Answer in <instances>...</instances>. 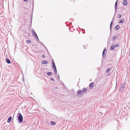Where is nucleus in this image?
<instances>
[{
    "label": "nucleus",
    "mask_w": 130,
    "mask_h": 130,
    "mask_svg": "<svg viewBox=\"0 0 130 130\" xmlns=\"http://www.w3.org/2000/svg\"><path fill=\"white\" fill-rule=\"evenodd\" d=\"M42 57L43 58H44L45 57V55L43 54L42 55Z\"/></svg>",
    "instance_id": "27"
},
{
    "label": "nucleus",
    "mask_w": 130,
    "mask_h": 130,
    "mask_svg": "<svg viewBox=\"0 0 130 130\" xmlns=\"http://www.w3.org/2000/svg\"><path fill=\"white\" fill-rule=\"evenodd\" d=\"M112 22H113L112 21L111 22L110 24V30L111 29V25H112Z\"/></svg>",
    "instance_id": "24"
},
{
    "label": "nucleus",
    "mask_w": 130,
    "mask_h": 130,
    "mask_svg": "<svg viewBox=\"0 0 130 130\" xmlns=\"http://www.w3.org/2000/svg\"><path fill=\"white\" fill-rule=\"evenodd\" d=\"M106 50V48H105L104 49L103 52V56H104V53L105 51Z\"/></svg>",
    "instance_id": "25"
},
{
    "label": "nucleus",
    "mask_w": 130,
    "mask_h": 130,
    "mask_svg": "<svg viewBox=\"0 0 130 130\" xmlns=\"http://www.w3.org/2000/svg\"><path fill=\"white\" fill-rule=\"evenodd\" d=\"M117 1H116V2L115 3V11L116 10V9L117 8Z\"/></svg>",
    "instance_id": "15"
},
{
    "label": "nucleus",
    "mask_w": 130,
    "mask_h": 130,
    "mask_svg": "<svg viewBox=\"0 0 130 130\" xmlns=\"http://www.w3.org/2000/svg\"><path fill=\"white\" fill-rule=\"evenodd\" d=\"M25 2H27L28 1V0H23Z\"/></svg>",
    "instance_id": "29"
},
{
    "label": "nucleus",
    "mask_w": 130,
    "mask_h": 130,
    "mask_svg": "<svg viewBox=\"0 0 130 130\" xmlns=\"http://www.w3.org/2000/svg\"><path fill=\"white\" fill-rule=\"evenodd\" d=\"M117 38V37L116 36H115L112 37V41L114 40L115 39H116Z\"/></svg>",
    "instance_id": "13"
},
{
    "label": "nucleus",
    "mask_w": 130,
    "mask_h": 130,
    "mask_svg": "<svg viewBox=\"0 0 130 130\" xmlns=\"http://www.w3.org/2000/svg\"><path fill=\"white\" fill-rule=\"evenodd\" d=\"M123 4L124 5H126L127 4V1L126 0H124L123 1Z\"/></svg>",
    "instance_id": "11"
},
{
    "label": "nucleus",
    "mask_w": 130,
    "mask_h": 130,
    "mask_svg": "<svg viewBox=\"0 0 130 130\" xmlns=\"http://www.w3.org/2000/svg\"><path fill=\"white\" fill-rule=\"evenodd\" d=\"M115 48L114 46V45L113 44L111 46L110 49L111 50H114Z\"/></svg>",
    "instance_id": "10"
},
{
    "label": "nucleus",
    "mask_w": 130,
    "mask_h": 130,
    "mask_svg": "<svg viewBox=\"0 0 130 130\" xmlns=\"http://www.w3.org/2000/svg\"><path fill=\"white\" fill-rule=\"evenodd\" d=\"M125 83H123L121 85V90H123L124 89V85Z\"/></svg>",
    "instance_id": "5"
},
{
    "label": "nucleus",
    "mask_w": 130,
    "mask_h": 130,
    "mask_svg": "<svg viewBox=\"0 0 130 130\" xmlns=\"http://www.w3.org/2000/svg\"><path fill=\"white\" fill-rule=\"evenodd\" d=\"M51 80H52V81H54V79H53V78H51Z\"/></svg>",
    "instance_id": "28"
},
{
    "label": "nucleus",
    "mask_w": 130,
    "mask_h": 130,
    "mask_svg": "<svg viewBox=\"0 0 130 130\" xmlns=\"http://www.w3.org/2000/svg\"><path fill=\"white\" fill-rule=\"evenodd\" d=\"M17 116L18 121L20 123H22L23 120V118L22 114L21 113H18L17 114Z\"/></svg>",
    "instance_id": "1"
},
{
    "label": "nucleus",
    "mask_w": 130,
    "mask_h": 130,
    "mask_svg": "<svg viewBox=\"0 0 130 130\" xmlns=\"http://www.w3.org/2000/svg\"><path fill=\"white\" fill-rule=\"evenodd\" d=\"M124 22V19H122L121 21L119 22V23H123Z\"/></svg>",
    "instance_id": "17"
},
{
    "label": "nucleus",
    "mask_w": 130,
    "mask_h": 130,
    "mask_svg": "<svg viewBox=\"0 0 130 130\" xmlns=\"http://www.w3.org/2000/svg\"><path fill=\"white\" fill-rule=\"evenodd\" d=\"M58 78H59V76H58Z\"/></svg>",
    "instance_id": "30"
},
{
    "label": "nucleus",
    "mask_w": 130,
    "mask_h": 130,
    "mask_svg": "<svg viewBox=\"0 0 130 130\" xmlns=\"http://www.w3.org/2000/svg\"><path fill=\"white\" fill-rule=\"evenodd\" d=\"M12 119V117L11 116L9 117L8 119V120H7V122L8 123H10V122H11V121Z\"/></svg>",
    "instance_id": "7"
},
{
    "label": "nucleus",
    "mask_w": 130,
    "mask_h": 130,
    "mask_svg": "<svg viewBox=\"0 0 130 130\" xmlns=\"http://www.w3.org/2000/svg\"><path fill=\"white\" fill-rule=\"evenodd\" d=\"M54 74L55 75H56L57 73V71L56 69H54Z\"/></svg>",
    "instance_id": "20"
},
{
    "label": "nucleus",
    "mask_w": 130,
    "mask_h": 130,
    "mask_svg": "<svg viewBox=\"0 0 130 130\" xmlns=\"http://www.w3.org/2000/svg\"><path fill=\"white\" fill-rule=\"evenodd\" d=\"M119 25H117L115 26V28L117 30H118L119 29Z\"/></svg>",
    "instance_id": "16"
},
{
    "label": "nucleus",
    "mask_w": 130,
    "mask_h": 130,
    "mask_svg": "<svg viewBox=\"0 0 130 130\" xmlns=\"http://www.w3.org/2000/svg\"><path fill=\"white\" fill-rule=\"evenodd\" d=\"M119 44H117L115 45H114V46L115 47V48L116 47H119Z\"/></svg>",
    "instance_id": "19"
},
{
    "label": "nucleus",
    "mask_w": 130,
    "mask_h": 130,
    "mask_svg": "<svg viewBox=\"0 0 130 130\" xmlns=\"http://www.w3.org/2000/svg\"><path fill=\"white\" fill-rule=\"evenodd\" d=\"M94 86V84L93 83H91L89 85V87L90 89H91Z\"/></svg>",
    "instance_id": "6"
},
{
    "label": "nucleus",
    "mask_w": 130,
    "mask_h": 130,
    "mask_svg": "<svg viewBox=\"0 0 130 130\" xmlns=\"http://www.w3.org/2000/svg\"><path fill=\"white\" fill-rule=\"evenodd\" d=\"M52 72H48L47 74L48 76H51L52 74Z\"/></svg>",
    "instance_id": "12"
},
{
    "label": "nucleus",
    "mask_w": 130,
    "mask_h": 130,
    "mask_svg": "<svg viewBox=\"0 0 130 130\" xmlns=\"http://www.w3.org/2000/svg\"><path fill=\"white\" fill-rule=\"evenodd\" d=\"M121 14H119L118 15L117 18L118 19H120L121 18Z\"/></svg>",
    "instance_id": "23"
},
{
    "label": "nucleus",
    "mask_w": 130,
    "mask_h": 130,
    "mask_svg": "<svg viewBox=\"0 0 130 130\" xmlns=\"http://www.w3.org/2000/svg\"><path fill=\"white\" fill-rule=\"evenodd\" d=\"M106 50V48H105L104 49L103 52V56H104V53L105 51Z\"/></svg>",
    "instance_id": "26"
},
{
    "label": "nucleus",
    "mask_w": 130,
    "mask_h": 130,
    "mask_svg": "<svg viewBox=\"0 0 130 130\" xmlns=\"http://www.w3.org/2000/svg\"><path fill=\"white\" fill-rule=\"evenodd\" d=\"M26 42L28 43H31V41L30 40H26Z\"/></svg>",
    "instance_id": "21"
},
{
    "label": "nucleus",
    "mask_w": 130,
    "mask_h": 130,
    "mask_svg": "<svg viewBox=\"0 0 130 130\" xmlns=\"http://www.w3.org/2000/svg\"><path fill=\"white\" fill-rule=\"evenodd\" d=\"M6 61L9 64L10 63V60L8 59H7L6 60Z\"/></svg>",
    "instance_id": "14"
},
{
    "label": "nucleus",
    "mask_w": 130,
    "mask_h": 130,
    "mask_svg": "<svg viewBox=\"0 0 130 130\" xmlns=\"http://www.w3.org/2000/svg\"><path fill=\"white\" fill-rule=\"evenodd\" d=\"M87 91V89L85 88H84L82 89V92L83 93H85Z\"/></svg>",
    "instance_id": "9"
},
{
    "label": "nucleus",
    "mask_w": 130,
    "mask_h": 130,
    "mask_svg": "<svg viewBox=\"0 0 130 130\" xmlns=\"http://www.w3.org/2000/svg\"><path fill=\"white\" fill-rule=\"evenodd\" d=\"M48 63V61L44 60L42 61L41 62V63L43 64H47Z\"/></svg>",
    "instance_id": "8"
},
{
    "label": "nucleus",
    "mask_w": 130,
    "mask_h": 130,
    "mask_svg": "<svg viewBox=\"0 0 130 130\" xmlns=\"http://www.w3.org/2000/svg\"><path fill=\"white\" fill-rule=\"evenodd\" d=\"M82 94L83 93L81 90H79L77 91V94L78 96H81Z\"/></svg>",
    "instance_id": "3"
},
{
    "label": "nucleus",
    "mask_w": 130,
    "mask_h": 130,
    "mask_svg": "<svg viewBox=\"0 0 130 130\" xmlns=\"http://www.w3.org/2000/svg\"><path fill=\"white\" fill-rule=\"evenodd\" d=\"M111 70V69L108 68L107 70L106 71V73H108L110 70Z\"/></svg>",
    "instance_id": "18"
},
{
    "label": "nucleus",
    "mask_w": 130,
    "mask_h": 130,
    "mask_svg": "<svg viewBox=\"0 0 130 130\" xmlns=\"http://www.w3.org/2000/svg\"><path fill=\"white\" fill-rule=\"evenodd\" d=\"M32 31L33 36L34 37H35V38L37 40H39V39L38 38L37 35L36 33L34 30H32Z\"/></svg>",
    "instance_id": "2"
},
{
    "label": "nucleus",
    "mask_w": 130,
    "mask_h": 130,
    "mask_svg": "<svg viewBox=\"0 0 130 130\" xmlns=\"http://www.w3.org/2000/svg\"><path fill=\"white\" fill-rule=\"evenodd\" d=\"M51 123L52 125H54L56 124V123L55 122L52 121L51 122Z\"/></svg>",
    "instance_id": "22"
},
{
    "label": "nucleus",
    "mask_w": 130,
    "mask_h": 130,
    "mask_svg": "<svg viewBox=\"0 0 130 130\" xmlns=\"http://www.w3.org/2000/svg\"><path fill=\"white\" fill-rule=\"evenodd\" d=\"M52 67L53 69H56L55 63L54 62V60L53 59L52 60Z\"/></svg>",
    "instance_id": "4"
}]
</instances>
